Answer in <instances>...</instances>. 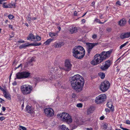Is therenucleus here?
Returning <instances> with one entry per match:
<instances>
[{"label":"nucleus","instance_id":"nucleus-11","mask_svg":"<svg viewBox=\"0 0 130 130\" xmlns=\"http://www.w3.org/2000/svg\"><path fill=\"white\" fill-rule=\"evenodd\" d=\"M72 65L71 64L69 60H66L65 62L64 70L66 71H70L71 69Z\"/></svg>","mask_w":130,"mask_h":130},{"label":"nucleus","instance_id":"nucleus-21","mask_svg":"<svg viewBox=\"0 0 130 130\" xmlns=\"http://www.w3.org/2000/svg\"><path fill=\"white\" fill-rule=\"evenodd\" d=\"M53 40V39H49L44 43V44L45 45H48Z\"/></svg>","mask_w":130,"mask_h":130},{"label":"nucleus","instance_id":"nucleus-2","mask_svg":"<svg viewBox=\"0 0 130 130\" xmlns=\"http://www.w3.org/2000/svg\"><path fill=\"white\" fill-rule=\"evenodd\" d=\"M112 52L110 50L107 52L103 51L100 54H96L94 56V58L91 61L93 65H96L102 62L107 58L109 57Z\"/></svg>","mask_w":130,"mask_h":130},{"label":"nucleus","instance_id":"nucleus-30","mask_svg":"<svg viewBox=\"0 0 130 130\" xmlns=\"http://www.w3.org/2000/svg\"><path fill=\"white\" fill-rule=\"evenodd\" d=\"M128 43V42H125L124 43V44H122V45H121L120 46V49H121L123 47H124Z\"/></svg>","mask_w":130,"mask_h":130},{"label":"nucleus","instance_id":"nucleus-22","mask_svg":"<svg viewBox=\"0 0 130 130\" xmlns=\"http://www.w3.org/2000/svg\"><path fill=\"white\" fill-rule=\"evenodd\" d=\"M49 35L50 36L51 38H53L54 37L57 36L58 35L57 33H54L50 32Z\"/></svg>","mask_w":130,"mask_h":130},{"label":"nucleus","instance_id":"nucleus-51","mask_svg":"<svg viewBox=\"0 0 130 130\" xmlns=\"http://www.w3.org/2000/svg\"><path fill=\"white\" fill-rule=\"evenodd\" d=\"M9 27L12 29V26L10 24L9 25Z\"/></svg>","mask_w":130,"mask_h":130},{"label":"nucleus","instance_id":"nucleus-19","mask_svg":"<svg viewBox=\"0 0 130 130\" xmlns=\"http://www.w3.org/2000/svg\"><path fill=\"white\" fill-rule=\"evenodd\" d=\"M35 39V38L34 35L32 34H30L27 38V39L29 40H32L33 39Z\"/></svg>","mask_w":130,"mask_h":130},{"label":"nucleus","instance_id":"nucleus-28","mask_svg":"<svg viewBox=\"0 0 130 130\" xmlns=\"http://www.w3.org/2000/svg\"><path fill=\"white\" fill-rule=\"evenodd\" d=\"M27 20L29 23H30L31 21V20L32 18L30 17V14H29L27 16Z\"/></svg>","mask_w":130,"mask_h":130},{"label":"nucleus","instance_id":"nucleus-62","mask_svg":"<svg viewBox=\"0 0 130 130\" xmlns=\"http://www.w3.org/2000/svg\"><path fill=\"white\" fill-rule=\"evenodd\" d=\"M57 28H58V29H59V31H60V30L61 29V28L60 27V26H58V27H57Z\"/></svg>","mask_w":130,"mask_h":130},{"label":"nucleus","instance_id":"nucleus-47","mask_svg":"<svg viewBox=\"0 0 130 130\" xmlns=\"http://www.w3.org/2000/svg\"><path fill=\"white\" fill-rule=\"evenodd\" d=\"M2 110L3 111H4L6 110V108L4 106H3L2 107Z\"/></svg>","mask_w":130,"mask_h":130},{"label":"nucleus","instance_id":"nucleus-16","mask_svg":"<svg viewBox=\"0 0 130 130\" xmlns=\"http://www.w3.org/2000/svg\"><path fill=\"white\" fill-rule=\"evenodd\" d=\"M126 20L124 19H122L118 22V24L121 26H123L126 24Z\"/></svg>","mask_w":130,"mask_h":130},{"label":"nucleus","instance_id":"nucleus-64","mask_svg":"<svg viewBox=\"0 0 130 130\" xmlns=\"http://www.w3.org/2000/svg\"><path fill=\"white\" fill-rule=\"evenodd\" d=\"M95 21L97 22H98L99 21H100L98 19H95Z\"/></svg>","mask_w":130,"mask_h":130},{"label":"nucleus","instance_id":"nucleus-52","mask_svg":"<svg viewBox=\"0 0 130 130\" xmlns=\"http://www.w3.org/2000/svg\"><path fill=\"white\" fill-rule=\"evenodd\" d=\"M82 22L85 23V22L86 21L85 19H83L81 20Z\"/></svg>","mask_w":130,"mask_h":130},{"label":"nucleus","instance_id":"nucleus-53","mask_svg":"<svg viewBox=\"0 0 130 130\" xmlns=\"http://www.w3.org/2000/svg\"><path fill=\"white\" fill-rule=\"evenodd\" d=\"M60 83V82H57V86H60L61 85V84Z\"/></svg>","mask_w":130,"mask_h":130},{"label":"nucleus","instance_id":"nucleus-42","mask_svg":"<svg viewBox=\"0 0 130 130\" xmlns=\"http://www.w3.org/2000/svg\"><path fill=\"white\" fill-rule=\"evenodd\" d=\"M15 2H11V4L12 6H15Z\"/></svg>","mask_w":130,"mask_h":130},{"label":"nucleus","instance_id":"nucleus-27","mask_svg":"<svg viewBox=\"0 0 130 130\" xmlns=\"http://www.w3.org/2000/svg\"><path fill=\"white\" fill-rule=\"evenodd\" d=\"M41 44V43H32L29 44L30 45L33 46H39Z\"/></svg>","mask_w":130,"mask_h":130},{"label":"nucleus","instance_id":"nucleus-1","mask_svg":"<svg viewBox=\"0 0 130 130\" xmlns=\"http://www.w3.org/2000/svg\"><path fill=\"white\" fill-rule=\"evenodd\" d=\"M72 87L78 91L82 90L84 83V79L78 74L75 75L70 78Z\"/></svg>","mask_w":130,"mask_h":130},{"label":"nucleus","instance_id":"nucleus-44","mask_svg":"<svg viewBox=\"0 0 130 130\" xmlns=\"http://www.w3.org/2000/svg\"><path fill=\"white\" fill-rule=\"evenodd\" d=\"M4 100L1 98H0V102L3 103L4 102Z\"/></svg>","mask_w":130,"mask_h":130},{"label":"nucleus","instance_id":"nucleus-32","mask_svg":"<svg viewBox=\"0 0 130 130\" xmlns=\"http://www.w3.org/2000/svg\"><path fill=\"white\" fill-rule=\"evenodd\" d=\"M36 39L37 40V41H39L41 40V37H40L39 36H37L36 37Z\"/></svg>","mask_w":130,"mask_h":130},{"label":"nucleus","instance_id":"nucleus-55","mask_svg":"<svg viewBox=\"0 0 130 130\" xmlns=\"http://www.w3.org/2000/svg\"><path fill=\"white\" fill-rule=\"evenodd\" d=\"M116 4L117 5H120L121 4H120V2L119 1H117L116 2Z\"/></svg>","mask_w":130,"mask_h":130},{"label":"nucleus","instance_id":"nucleus-6","mask_svg":"<svg viewBox=\"0 0 130 130\" xmlns=\"http://www.w3.org/2000/svg\"><path fill=\"white\" fill-rule=\"evenodd\" d=\"M30 73L27 71L18 72L16 75V78L18 79H25L30 76Z\"/></svg>","mask_w":130,"mask_h":130},{"label":"nucleus","instance_id":"nucleus-26","mask_svg":"<svg viewBox=\"0 0 130 130\" xmlns=\"http://www.w3.org/2000/svg\"><path fill=\"white\" fill-rule=\"evenodd\" d=\"M98 75L102 79L104 78L105 77V75L104 73L100 72L99 73Z\"/></svg>","mask_w":130,"mask_h":130},{"label":"nucleus","instance_id":"nucleus-59","mask_svg":"<svg viewBox=\"0 0 130 130\" xmlns=\"http://www.w3.org/2000/svg\"><path fill=\"white\" fill-rule=\"evenodd\" d=\"M95 4V2H92L91 4V6H93Z\"/></svg>","mask_w":130,"mask_h":130},{"label":"nucleus","instance_id":"nucleus-7","mask_svg":"<svg viewBox=\"0 0 130 130\" xmlns=\"http://www.w3.org/2000/svg\"><path fill=\"white\" fill-rule=\"evenodd\" d=\"M106 98L107 96L105 94H102L95 98V102L97 104H102L106 100Z\"/></svg>","mask_w":130,"mask_h":130},{"label":"nucleus","instance_id":"nucleus-57","mask_svg":"<svg viewBox=\"0 0 130 130\" xmlns=\"http://www.w3.org/2000/svg\"><path fill=\"white\" fill-rule=\"evenodd\" d=\"M37 19V18L36 17H34L32 18L31 19V20H35Z\"/></svg>","mask_w":130,"mask_h":130},{"label":"nucleus","instance_id":"nucleus-20","mask_svg":"<svg viewBox=\"0 0 130 130\" xmlns=\"http://www.w3.org/2000/svg\"><path fill=\"white\" fill-rule=\"evenodd\" d=\"M94 110V108L93 107H90L89 108L87 111V113L88 114H89L93 112Z\"/></svg>","mask_w":130,"mask_h":130},{"label":"nucleus","instance_id":"nucleus-5","mask_svg":"<svg viewBox=\"0 0 130 130\" xmlns=\"http://www.w3.org/2000/svg\"><path fill=\"white\" fill-rule=\"evenodd\" d=\"M21 90L23 94L26 95L31 93L32 90V87L30 85H23L21 86Z\"/></svg>","mask_w":130,"mask_h":130},{"label":"nucleus","instance_id":"nucleus-12","mask_svg":"<svg viewBox=\"0 0 130 130\" xmlns=\"http://www.w3.org/2000/svg\"><path fill=\"white\" fill-rule=\"evenodd\" d=\"M97 43H87L86 45L87 46V49L88 53L89 54L93 47L94 46L97 45Z\"/></svg>","mask_w":130,"mask_h":130},{"label":"nucleus","instance_id":"nucleus-39","mask_svg":"<svg viewBox=\"0 0 130 130\" xmlns=\"http://www.w3.org/2000/svg\"><path fill=\"white\" fill-rule=\"evenodd\" d=\"M120 127L121 128V129H123V130H130V129H127L126 128H124V127H122L121 126H120Z\"/></svg>","mask_w":130,"mask_h":130},{"label":"nucleus","instance_id":"nucleus-45","mask_svg":"<svg viewBox=\"0 0 130 130\" xmlns=\"http://www.w3.org/2000/svg\"><path fill=\"white\" fill-rule=\"evenodd\" d=\"M107 30L108 32H110L111 31V29L109 28H107Z\"/></svg>","mask_w":130,"mask_h":130},{"label":"nucleus","instance_id":"nucleus-17","mask_svg":"<svg viewBox=\"0 0 130 130\" xmlns=\"http://www.w3.org/2000/svg\"><path fill=\"white\" fill-rule=\"evenodd\" d=\"M107 107L111 110L112 111L114 110V106H113L111 102L110 101L108 102L107 104Z\"/></svg>","mask_w":130,"mask_h":130},{"label":"nucleus","instance_id":"nucleus-14","mask_svg":"<svg viewBox=\"0 0 130 130\" xmlns=\"http://www.w3.org/2000/svg\"><path fill=\"white\" fill-rule=\"evenodd\" d=\"M69 31L70 33L72 34L77 32V29L76 27L72 26L69 29Z\"/></svg>","mask_w":130,"mask_h":130},{"label":"nucleus","instance_id":"nucleus-10","mask_svg":"<svg viewBox=\"0 0 130 130\" xmlns=\"http://www.w3.org/2000/svg\"><path fill=\"white\" fill-rule=\"evenodd\" d=\"M111 64L110 61L109 60H107L105 61V64L101 66L100 68L102 70H106L110 66Z\"/></svg>","mask_w":130,"mask_h":130},{"label":"nucleus","instance_id":"nucleus-25","mask_svg":"<svg viewBox=\"0 0 130 130\" xmlns=\"http://www.w3.org/2000/svg\"><path fill=\"white\" fill-rule=\"evenodd\" d=\"M26 110L29 113H31L32 112V110H31V107L29 106H27L26 108Z\"/></svg>","mask_w":130,"mask_h":130},{"label":"nucleus","instance_id":"nucleus-33","mask_svg":"<svg viewBox=\"0 0 130 130\" xmlns=\"http://www.w3.org/2000/svg\"><path fill=\"white\" fill-rule=\"evenodd\" d=\"M83 106L82 104L81 103H78L77 104L76 106L78 107L81 108Z\"/></svg>","mask_w":130,"mask_h":130},{"label":"nucleus","instance_id":"nucleus-60","mask_svg":"<svg viewBox=\"0 0 130 130\" xmlns=\"http://www.w3.org/2000/svg\"><path fill=\"white\" fill-rule=\"evenodd\" d=\"M100 18L101 19H102L103 18V16L102 14L100 16Z\"/></svg>","mask_w":130,"mask_h":130},{"label":"nucleus","instance_id":"nucleus-35","mask_svg":"<svg viewBox=\"0 0 130 130\" xmlns=\"http://www.w3.org/2000/svg\"><path fill=\"white\" fill-rule=\"evenodd\" d=\"M35 61V58L34 57H32L29 60V62H31Z\"/></svg>","mask_w":130,"mask_h":130},{"label":"nucleus","instance_id":"nucleus-29","mask_svg":"<svg viewBox=\"0 0 130 130\" xmlns=\"http://www.w3.org/2000/svg\"><path fill=\"white\" fill-rule=\"evenodd\" d=\"M19 127V128L18 129L19 130H21V129L23 130H26V128L20 125Z\"/></svg>","mask_w":130,"mask_h":130},{"label":"nucleus","instance_id":"nucleus-40","mask_svg":"<svg viewBox=\"0 0 130 130\" xmlns=\"http://www.w3.org/2000/svg\"><path fill=\"white\" fill-rule=\"evenodd\" d=\"M5 119V117L4 116L0 117V120L2 121Z\"/></svg>","mask_w":130,"mask_h":130},{"label":"nucleus","instance_id":"nucleus-3","mask_svg":"<svg viewBox=\"0 0 130 130\" xmlns=\"http://www.w3.org/2000/svg\"><path fill=\"white\" fill-rule=\"evenodd\" d=\"M73 56L78 59H81L83 58L85 54V51L84 48L82 46H75L72 50Z\"/></svg>","mask_w":130,"mask_h":130},{"label":"nucleus","instance_id":"nucleus-31","mask_svg":"<svg viewBox=\"0 0 130 130\" xmlns=\"http://www.w3.org/2000/svg\"><path fill=\"white\" fill-rule=\"evenodd\" d=\"M8 18L10 20L12 19L14 17L13 15L11 14L8 15Z\"/></svg>","mask_w":130,"mask_h":130},{"label":"nucleus","instance_id":"nucleus-15","mask_svg":"<svg viewBox=\"0 0 130 130\" xmlns=\"http://www.w3.org/2000/svg\"><path fill=\"white\" fill-rule=\"evenodd\" d=\"M63 45V43L62 42H55L53 43V46L55 48L61 47Z\"/></svg>","mask_w":130,"mask_h":130},{"label":"nucleus","instance_id":"nucleus-36","mask_svg":"<svg viewBox=\"0 0 130 130\" xmlns=\"http://www.w3.org/2000/svg\"><path fill=\"white\" fill-rule=\"evenodd\" d=\"M0 89L3 92V93L6 91V90L5 88H2L1 86H0Z\"/></svg>","mask_w":130,"mask_h":130},{"label":"nucleus","instance_id":"nucleus-34","mask_svg":"<svg viewBox=\"0 0 130 130\" xmlns=\"http://www.w3.org/2000/svg\"><path fill=\"white\" fill-rule=\"evenodd\" d=\"M3 7L6 8H8L9 7L7 5L6 3H4L3 4Z\"/></svg>","mask_w":130,"mask_h":130},{"label":"nucleus","instance_id":"nucleus-24","mask_svg":"<svg viewBox=\"0 0 130 130\" xmlns=\"http://www.w3.org/2000/svg\"><path fill=\"white\" fill-rule=\"evenodd\" d=\"M60 130H69L66 126L64 125H62L60 126Z\"/></svg>","mask_w":130,"mask_h":130},{"label":"nucleus","instance_id":"nucleus-4","mask_svg":"<svg viewBox=\"0 0 130 130\" xmlns=\"http://www.w3.org/2000/svg\"><path fill=\"white\" fill-rule=\"evenodd\" d=\"M61 120L63 122H66L68 124H70L72 122V120L71 117L68 113L63 112L60 114Z\"/></svg>","mask_w":130,"mask_h":130},{"label":"nucleus","instance_id":"nucleus-58","mask_svg":"<svg viewBox=\"0 0 130 130\" xmlns=\"http://www.w3.org/2000/svg\"><path fill=\"white\" fill-rule=\"evenodd\" d=\"M18 42L21 43H24L25 42L24 41H18Z\"/></svg>","mask_w":130,"mask_h":130},{"label":"nucleus","instance_id":"nucleus-49","mask_svg":"<svg viewBox=\"0 0 130 130\" xmlns=\"http://www.w3.org/2000/svg\"><path fill=\"white\" fill-rule=\"evenodd\" d=\"M104 116H102L100 118V119L101 120H103L104 119Z\"/></svg>","mask_w":130,"mask_h":130},{"label":"nucleus","instance_id":"nucleus-50","mask_svg":"<svg viewBox=\"0 0 130 130\" xmlns=\"http://www.w3.org/2000/svg\"><path fill=\"white\" fill-rule=\"evenodd\" d=\"M72 96L73 98H75L76 96V95L74 93H73L72 95Z\"/></svg>","mask_w":130,"mask_h":130},{"label":"nucleus","instance_id":"nucleus-48","mask_svg":"<svg viewBox=\"0 0 130 130\" xmlns=\"http://www.w3.org/2000/svg\"><path fill=\"white\" fill-rule=\"evenodd\" d=\"M17 84V82L16 81L12 83V85L13 86H15Z\"/></svg>","mask_w":130,"mask_h":130},{"label":"nucleus","instance_id":"nucleus-23","mask_svg":"<svg viewBox=\"0 0 130 130\" xmlns=\"http://www.w3.org/2000/svg\"><path fill=\"white\" fill-rule=\"evenodd\" d=\"M29 45H30L28 43H25L20 45L19 46V48L20 49H21L24 48L26 47Z\"/></svg>","mask_w":130,"mask_h":130},{"label":"nucleus","instance_id":"nucleus-9","mask_svg":"<svg viewBox=\"0 0 130 130\" xmlns=\"http://www.w3.org/2000/svg\"><path fill=\"white\" fill-rule=\"evenodd\" d=\"M44 112L46 115L48 117H52L54 115V113L53 109L51 108H46L45 109Z\"/></svg>","mask_w":130,"mask_h":130},{"label":"nucleus","instance_id":"nucleus-37","mask_svg":"<svg viewBox=\"0 0 130 130\" xmlns=\"http://www.w3.org/2000/svg\"><path fill=\"white\" fill-rule=\"evenodd\" d=\"M103 129H107V124H104L103 126Z\"/></svg>","mask_w":130,"mask_h":130},{"label":"nucleus","instance_id":"nucleus-54","mask_svg":"<svg viewBox=\"0 0 130 130\" xmlns=\"http://www.w3.org/2000/svg\"><path fill=\"white\" fill-rule=\"evenodd\" d=\"M77 12L76 11H75L74 12V15L75 16H77Z\"/></svg>","mask_w":130,"mask_h":130},{"label":"nucleus","instance_id":"nucleus-43","mask_svg":"<svg viewBox=\"0 0 130 130\" xmlns=\"http://www.w3.org/2000/svg\"><path fill=\"white\" fill-rule=\"evenodd\" d=\"M97 37V35H96L94 34L92 35V38L93 39H95Z\"/></svg>","mask_w":130,"mask_h":130},{"label":"nucleus","instance_id":"nucleus-41","mask_svg":"<svg viewBox=\"0 0 130 130\" xmlns=\"http://www.w3.org/2000/svg\"><path fill=\"white\" fill-rule=\"evenodd\" d=\"M36 80H37L38 82L42 80H41V79H40V78L39 77L36 78Z\"/></svg>","mask_w":130,"mask_h":130},{"label":"nucleus","instance_id":"nucleus-46","mask_svg":"<svg viewBox=\"0 0 130 130\" xmlns=\"http://www.w3.org/2000/svg\"><path fill=\"white\" fill-rule=\"evenodd\" d=\"M126 123L127 124H130V121L129 120H127L126 121Z\"/></svg>","mask_w":130,"mask_h":130},{"label":"nucleus","instance_id":"nucleus-61","mask_svg":"<svg viewBox=\"0 0 130 130\" xmlns=\"http://www.w3.org/2000/svg\"><path fill=\"white\" fill-rule=\"evenodd\" d=\"M6 0H0V4H2V2L5 1Z\"/></svg>","mask_w":130,"mask_h":130},{"label":"nucleus","instance_id":"nucleus-63","mask_svg":"<svg viewBox=\"0 0 130 130\" xmlns=\"http://www.w3.org/2000/svg\"><path fill=\"white\" fill-rule=\"evenodd\" d=\"M86 130H92V128H87L86 129Z\"/></svg>","mask_w":130,"mask_h":130},{"label":"nucleus","instance_id":"nucleus-38","mask_svg":"<svg viewBox=\"0 0 130 130\" xmlns=\"http://www.w3.org/2000/svg\"><path fill=\"white\" fill-rule=\"evenodd\" d=\"M22 67V64H20L17 67H15V70H16L20 67Z\"/></svg>","mask_w":130,"mask_h":130},{"label":"nucleus","instance_id":"nucleus-56","mask_svg":"<svg viewBox=\"0 0 130 130\" xmlns=\"http://www.w3.org/2000/svg\"><path fill=\"white\" fill-rule=\"evenodd\" d=\"M105 110L107 112H109V110L108 109H105Z\"/></svg>","mask_w":130,"mask_h":130},{"label":"nucleus","instance_id":"nucleus-18","mask_svg":"<svg viewBox=\"0 0 130 130\" xmlns=\"http://www.w3.org/2000/svg\"><path fill=\"white\" fill-rule=\"evenodd\" d=\"M4 96L7 99L10 100L11 99L10 96L8 93H7L6 91L3 92Z\"/></svg>","mask_w":130,"mask_h":130},{"label":"nucleus","instance_id":"nucleus-13","mask_svg":"<svg viewBox=\"0 0 130 130\" xmlns=\"http://www.w3.org/2000/svg\"><path fill=\"white\" fill-rule=\"evenodd\" d=\"M129 37H130V32L122 33L120 36V38L122 39L128 38Z\"/></svg>","mask_w":130,"mask_h":130},{"label":"nucleus","instance_id":"nucleus-8","mask_svg":"<svg viewBox=\"0 0 130 130\" xmlns=\"http://www.w3.org/2000/svg\"><path fill=\"white\" fill-rule=\"evenodd\" d=\"M110 85L109 82L105 80L101 83L100 86V89L103 92H104L109 89Z\"/></svg>","mask_w":130,"mask_h":130}]
</instances>
